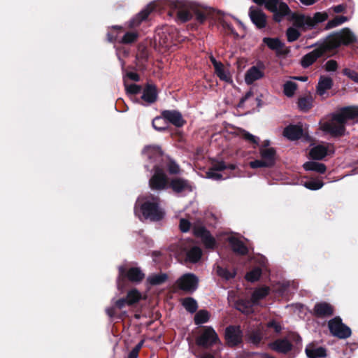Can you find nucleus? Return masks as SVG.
I'll use <instances>...</instances> for the list:
<instances>
[{"instance_id": "nucleus-44", "label": "nucleus", "mask_w": 358, "mask_h": 358, "mask_svg": "<svg viewBox=\"0 0 358 358\" xmlns=\"http://www.w3.org/2000/svg\"><path fill=\"white\" fill-rule=\"evenodd\" d=\"M164 117H155L152 121L153 128L159 131H164L166 129Z\"/></svg>"}, {"instance_id": "nucleus-43", "label": "nucleus", "mask_w": 358, "mask_h": 358, "mask_svg": "<svg viewBox=\"0 0 358 358\" xmlns=\"http://www.w3.org/2000/svg\"><path fill=\"white\" fill-rule=\"evenodd\" d=\"M216 271L218 275L224 278L225 280L231 279L236 275L235 271H229L227 269L224 268L220 266H217Z\"/></svg>"}, {"instance_id": "nucleus-9", "label": "nucleus", "mask_w": 358, "mask_h": 358, "mask_svg": "<svg viewBox=\"0 0 358 358\" xmlns=\"http://www.w3.org/2000/svg\"><path fill=\"white\" fill-rule=\"evenodd\" d=\"M328 326L332 335L339 338H347L351 335V329L344 324L338 317L329 320Z\"/></svg>"}, {"instance_id": "nucleus-53", "label": "nucleus", "mask_w": 358, "mask_h": 358, "mask_svg": "<svg viewBox=\"0 0 358 358\" xmlns=\"http://www.w3.org/2000/svg\"><path fill=\"white\" fill-rule=\"evenodd\" d=\"M179 227L181 231L187 232L191 227V223L188 220L182 218L180 219Z\"/></svg>"}, {"instance_id": "nucleus-62", "label": "nucleus", "mask_w": 358, "mask_h": 358, "mask_svg": "<svg viewBox=\"0 0 358 358\" xmlns=\"http://www.w3.org/2000/svg\"><path fill=\"white\" fill-rule=\"evenodd\" d=\"M300 3L305 6H311L314 4L317 0H299Z\"/></svg>"}, {"instance_id": "nucleus-11", "label": "nucleus", "mask_w": 358, "mask_h": 358, "mask_svg": "<svg viewBox=\"0 0 358 358\" xmlns=\"http://www.w3.org/2000/svg\"><path fill=\"white\" fill-rule=\"evenodd\" d=\"M160 2H152L149 3L144 9L138 13L134 18L129 22V27H134L141 24V22L145 20L149 14L155 8H160Z\"/></svg>"}, {"instance_id": "nucleus-51", "label": "nucleus", "mask_w": 358, "mask_h": 358, "mask_svg": "<svg viewBox=\"0 0 358 358\" xmlns=\"http://www.w3.org/2000/svg\"><path fill=\"white\" fill-rule=\"evenodd\" d=\"M166 166L171 174H176L180 171L179 166L173 161H169Z\"/></svg>"}, {"instance_id": "nucleus-56", "label": "nucleus", "mask_w": 358, "mask_h": 358, "mask_svg": "<svg viewBox=\"0 0 358 358\" xmlns=\"http://www.w3.org/2000/svg\"><path fill=\"white\" fill-rule=\"evenodd\" d=\"M338 25H340V23H338L337 17H336L335 18H334L331 20H329L327 23L325 29H330L334 28V27H337Z\"/></svg>"}, {"instance_id": "nucleus-4", "label": "nucleus", "mask_w": 358, "mask_h": 358, "mask_svg": "<svg viewBox=\"0 0 358 358\" xmlns=\"http://www.w3.org/2000/svg\"><path fill=\"white\" fill-rule=\"evenodd\" d=\"M348 121L358 122V106H347L334 113L328 121L321 123L320 128L325 133L337 136L345 133Z\"/></svg>"}, {"instance_id": "nucleus-34", "label": "nucleus", "mask_w": 358, "mask_h": 358, "mask_svg": "<svg viewBox=\"0 0 358 358\" xmlns=\"http://www.w3.org/2000/svg\"><path fill=\"white\" fill-rule=\"evenodd\" d=\"M201 250L198 247H193L187 253V259L192 263L198 262L201 257Z\"/></svg>"}, {"instance_id": "nucleus-36", "label": "nucleus", "mask_w": 358, "mask_h": 358, "mask_svg": "<svg viewBox=\"0 0 358 358\" xmlns=\"http://www.w3.org/2000/svg\"><path fill=\"white\" fill-rule=\"evenodd\" d=\"M182 304L184 306V308L186 309V310L191 313H194L198 308L196 301L191 297L185 299L182 301Z\"/></svg>"}, {"instance_id": "nucleus-10", "label": "nucleus", "mask_w": 358, "mask_h": 358, "mask_svg": "<svg viewBox=\"0 0 358 358\" xmlns=\"http://www.w3.org/2000/svg\"><path fill=\"white\" fill-rule=\"evenodd\" d=\"M126 276L130 281L133 282H139L145 277V274L143 271L137 267L130 268L127 272H126L125 268L123 266H119V277L117 279V287L118 289L121 287V280L124 276Z\"/></svg>"}, {"instance_id": "nucleus-13", "label": "nucleus", "mask_w": 358, "mask_h": 358, "mask_svg": "<svg viewBox=\"0 0 358 358\" xmlns=\"http://www.w3.org/2000/svg\"><path fill=\"white\" fill-rule=\"evenodd\" d=\"M194 234L201 238L205 246L208 248H213L215 245V238L210 234L203 226H194L192 228Z\"/></svg>"}, {"instance_id": "nucleus-39", "label": "nucleus", "mask_w": 358, "mask_h": 358, "mask_svg": "<svg viewBox=\"0 0 358 358\" xmlns=\"http://www.w3.org/2000/svg\"><path fill=\"white\" fill-rule=\"evenodd\" d=\"M217 76L222 80L226 82H231V76L228 71L224 69L222 64L215 69Z\"/></svg>"}, {"instance_id": "nucleus-32", "label": "nucleus", "mask_w": 358, "mask_h": 358, "mask_svg": "<svg viewBox=\"0 0 358 358\" xmlns=\"http://www.w3.org/2000/svg\"><path fill=\"white\" fill-rule=\"evenodd\" d=\"M268 292L269 288L266 287L255 289L252 294L251 300L252 303L257 304L259 300L264 299L268 294Z\"/></svg>"}, {"instance_id": "nucleus-54", "label": "nucleus", "mask_w": 358, "mask_h": 358, "mask_svg": "<svg viewBox=\"0 0 358 358\" xmlns=\"http://www.w3.org/2000/svg\"><path fill=\"white\" fill-rule=\"evenodd\" d=\"M250 166L252 169H257L260 167H269L268 164L262 159L250 162Z\"/></svg>"}, {"instance_id": "nucleus-5", "label": "nucleus", "mask_w": 358, "mask_h": 358, "mask_svg": "<svg viewBox=\"0 0 358 358\" xmlns=\"http://www.w3.org/2000/svg\"><path fill=\"white\" fill-rule=\"evenodd\" d=\"M166 5L178 10V17L185 22L195 15L196 20L203 23L210 15V9L188 0H164Z\"/></svg>"}, {"instance_id": "nucleus-2", "label": "nucleus", "mask_w": 358, "mask_h": 358, "mask_svg": "<svg viewBox=\"0 0 358 358\" xmlns=\"http://www.w3.org/2000/svg\"><path fill=\"white\" fill-rule=\"evenodd\" d=\"M259 5H264L265 8L273 13V18L275 22H280L284 17L293 22L296 28L303 29H311L312 24L310 15L292 13L288 5L279 0H253Z\"/></svg>"}, {"instance_id": "nucleus-1", "label": "nucleus", "mask_w": 358, "mask_h": 358, "mask_svg": "<svg viewBox=\"0 0 358 358\" xmlns=\"http://www.w3.org/2000/svg\"><path fill=\"white\" fill-rule=\"evenodd\" d=\"M356 39L355 34L350 29L344 28L339 32L329 35L316 48L305 55L301 58V65L308 68L325 53L334 50L342 44L354 43Z\"/></svg>"}, {"instance_id": "nucleus-42", "label": "nucleus", "mask_w": 358, "mask_h": 358, "mask_svg": "<svg viewBox=\"0 0 358 358\" xmlns=\"http://www.w3.org/2000/svg\"><path fill=\"white\" fill-rule=\"evenodd\" d=\"M124 84L126 92L128 94L134 95L138 94L141 90V87L140 85H138L136 84H127L125 77L124 78Z\"/></svg>"}, {"instance_id": "nucleus-45", "label": "nucleus", "mask_w": 358, "mask_h": 358, "mask_svg": "<svg viewBox=\"0 0 358 358\" xmlns=\"http://www.w3.org/2000/svg\"><path fill=\"white\" fill-rule=\"evenodd\" d=\"M261 273V269L259 268H255L247 273L245 278L248 281L255 282L259 278Z\"/></svg>"}, {"instance_id": "nucleus-49", "label": "nucleus", "mask_w": 358, "mask_h": 358, "mask_svg": "<svg viewBox=\"0 0 358 358\" xmlns=\"http://www.w3.org/2000/svg\"><path fill=\"white\" fill-rule=\"evenodd\" d=\"M343 74L354 82L358 83V73L357 71L350 69H345L343 70Z\"/></svg>"}, {"instance_id": "nucleus-7", "label": "nucleus", "mask_w": 358, "mask_h": 358, "mask_svg": "<svg viewBox=\"0 0 358 358\" xmlns=\"http://www.w3.org/2000/svg\"><path fill=\"white\" fill-rule=\"evenodd\" d=\"M196 343L199 346L208 348L215 345L220 344V340L212 327L206 326L204 327L199 336L196 340Z\"/></svg>"}, {"instance_id": "nucleus-27", "label": "nucleus", "mask_w": 358, "mask_h": 358, "mask_svg": "<svg viewBox=\"0 0 358 358\" xmlns=\"http://www.w3.org/2000/svg\"><path fill=\"white\" fill-rule=\"evenodd\" d=\"M271 347L275 351L286 353L292 349V344L287 339H278L272 343Z\"/></svg>"}, {"instance_id": "nucleus-64", "label": "nucleus", "mask_w": 358, "mask_h": 358, "mask_svg": "<svg viewBox=\"0 0 358 358\" xmlns=\"http://www.w3.org/2000/svg\"><path fill=\"white\" fill-rule=\"evenodd\" d=\"M138 352H136V350H132L128 356V358H138Z\"/></svg>"}, {"instance_id": "nucleus-46", "label": "nucleus", "mask_w": 358, "mask_h": 358, "mask_svg": "<svg viewBox=\"0 0 358 358\" xmlns=\"http://www.w3.org/2000/svg\"><path fill=\"white\" fill-rule=\"evenodd\" d=\"M323 182L320 180H310L305 182L304 186L311 190H317L322 187Z\"/></svg>"}, {"instance_id": "nucleus-29", "label": "nucleus", "mask_w": 358, "mask_h": 358, "mask_svg": "<svg viewBox=\"0 0 358 358\" xmlns=\"http://www.w3.org/2000/svg\"><path fill=\"white\" fill-rule=\"evenodd\" d=\"M303 168L306 171H315L319 173H324L327 169L324 164L312 161L306 162L303 164Z\"/></svg>"}, {"instance_id": "nucleus-37", "label": "nucleus", "mask_w": 358, "mask_h": 358, "mask_svg": "<svg viewBox=\"0 0 358 358\" xmlns=\"http://www.w3.org/2000/svg\"><path fill=\"white\" fill-rule=\"evenodd\" d=\"M328 18V15L326 12H317L313 17L310 16L312 29L314 28L317 24L324 22Z\"/></svg>"}, {"instance_id": "nucleus-17", "label": "nucleus", "mask_w": 358, "mask_h": 358, "mask_svg": "<svg viewBox=\"0 0 358 358\" xmlns=\"http://www.w3.org/2000/svg\"><path fill=\"white\" fill-rule=\"evenodd\" d=\"M264 73L260 68L253 66L250 67L245 73V82L248 85L252 84L255 81L263 78Z\"/></svg>"}, {"instance_id": "nucleus-26", "label": "nucleus", "mask_w": 358, "mask_h": 358, "mask_svg": "<svg viewBox=\"0 0 358 358\" xmlns=\"http://www.w3.org/2000/svg\"><path fill=\"white\" fill-rule=\"evenodd\" d=\"M228 240L232 250L235 252L238 253L240 255H245L248 252V248L238 238L235 236H231L229 238Z\"/></svg>"}, {"instance_id": "nucleus-38", "label": "nucleus", "mask_w": 358, "mask_h": 358, "mask_svg": "<svg viewBox=\"0 0 358 358\" xmlns=\"http://www.w3.org/2000/svg\"><path fill=\"white\" fill-rule=\"evenodd\" d=\"M297 88V84L293 81H287L283 85L284 94L288 96L292 97L294 96V92Z\"/></svg>"}, {"instance_id": "nucleus-22", "label": "nucleus", "mask_w": 358, "mask_h": 358, "mask_svg": "<svg viewBox=\"0 0 358 358\" xmlns=\"http://www.w3.org/2000/svg\"><path fill=\"white\" fill-rule=\"evenodd\" d=\"M328 152V147L324 144H319L313 146L310 152V157L315 160L322 159Z\"/></svg>"}, {"instance_id": "nucleus-12", "label": "nucleus", "mask_w": 358, "mask_h": 358, "mask_svg": "<svg viewBox=\"0 0 358 358\" xmlns=\"http://www.w3.org/2000/svg\"><path fill=\"white\" fill-rule=\"evenodd\" d=\"M225 337L230 346H235L242 342L243 332L239 326H230L226 329Z\"/></svg>"}, {"instance_id": "nucleus-47", "label": "nucleus", "mask_w": 358, "mask_h": 358, "mask_svg": "<svg viewBox=\"0 0 358 358\" xmlns=\"http://www.w3.org/2000/svg\"><path fill=\"white\" fill-rule=\"evenodd\" d=\"M138 37V34L136 32H127L121 40L122 43H131L134 42Z\"/></svg>"}, {"instance_id": "nucleus-21", "label": "nucleus", "mask_w": 358, "mask_h": 358, "mask_svg": "<svg viewBox=\"0 0 358 358\" xmlns=\"http://www.w3.org/2000/svg\"><path fill=\"white\" fill-rule=\"evenodd\" d=\"M283 135L289 140H296L302 136L303 129L299 125H289L284 129Z\"/></svg>"}, {"instance_id": "nucleus-23", "label": "nucleus", "mask_w": 358, "mask_h": 358, "mask_svg": "<svg viewBox=\"0 0 358 358\" xmlns=\"http://www.w3.org/2000/svg\"><path fill=\"white\" fill-rule=\"evenodd\" d=\"M263 42L271 50L275 51L277 54L283 53L282 48L285 44L279 38L265 37L263 38Z\"/></svg>"}, {"instance_id": "nucleus-57", "label": "nucleus", "mask_w": 358, "mask_h": 358, "mask_svg": "<svg viewBox=\"0 0 358 358\" xmlns=\"http://www.w3.org/2000/svg\"><path fill=\"white\" fill-rule=\"evenodd\" d=\"M124 77H125L126 79H127V78H128L130 80H134V81H138L139 80V76L136 73H134V72H127L126 73V75L124 76L123 78Z\"/></svg>"}, {"instance_id": "nucleus-48", "label": "nucleus", "mask_w": 358, "mask_h": 358, "mask_svg": "<svg viewBox=\"0 0 358 358\" xmlns=\"http://www.w3.org/2000/svg\"><path fill=\"white\" fill-rule=\"evenodd\" d=\"M207 177L215 180H220L228 178L227 176L223 177L222 175L219 173V171H215V169H210L207 172Z\"/></svg>"}, {"instance_id": "nucleus-15", "label": "nucleus", "mask_w": 358, "mask_h": 358, "mask_svg": "<svg viewBox=\"0 0 358 358\" xmlns=\"http://www.w3.org/2000/svg\"><path fill=\"white\" fill-rule=\"evenodd\" d=\"M162 115L165 120L169 121L177 127H180L185 124L182 114L178 110H164Z\"/></svg>"}, {"instance_id": "nucleus-25", "label": "nucleus", "mask_w": 358, "mask_h": 358, "mask_svg": "<svg viewBox=\"0 0 358 358\" xmlns=\"http://www.w3.org/2000/svg\"><path fill=\"white\" fill-rule=\"evenodd\" d=\"M306 354L309 358L325 357L327 350L323 347L315 348L313 345H309L306 348Z\"/></svg>"}, {"instance_id": "nucleus-52", "label": "nucleus", "mask_w": 358, "mask_h": 358, "mask_svg": "<svg viewBox=\"0 0 358 358\" xmlns=\"http://www.w3.org/2000/svg\"><path fill=\"white\" fill-rule=\"evenodd\" d=\"M243 136V138L245 140H246L253 144L258 145L259 138L257 136H254L247 131H244Z\"/></svg>"}, {"instance_id": "nucleus-6", "label": "nucleus", "mask_w": 358, "mask_h": 358, "mask_svg": "<svg viewBox=\"0 0 358 358\" xmlns=\"http://www.w3.org/2000/svg\"><path fill=\"white\" fill-rule=\"evenodd\" d=\"M134 213L140 220H149L157 222L163 219L165 212L159 206V199L157 196H140L135 206Z\"/></svg>"}, {"instance_id": "nucleus-61", "label": "nucleus", "mask_w": 358, "mask_h": 358, "mask_svg": "<svg viewBox=\"0 0 358 358\" xmlns=\"http://www.w3.org/2000/svg\"><path fill=\"white\" fill-rule=\"evenodd\" d=\"M345 6L342 4L337 5L333 8V10L335 13H339L344 10Z\"/></svg>"}, {"instance_id": "nucleus-59", "label": "nucleus", "mask_w": 358, "mask_h": 358, "mask_svg": "<svg viewBox=\"0 0 358 358\" xmlns=\"http://www.w3.org/2000/svg\"><path fill=\"white\" fill-rule=\"evenodd\" d=\"M267 327H273L275 329V331L276 332H279L281 329V327L279 324H278L276 322H269L267 323Z\"/></svg>"}, {"instance_id": "nucleus-3", "label": "nucleus", "mask_w": 358, "mask_h": 358, "mask_svg": "<svg viewBox=\"0 0 358 358\" xmlns=\"http://www.w3.org/2000/svg\"><path fill=\"white\" fill-rule=\"evenodd\" d=\"M143 155L148 162L145 168L148 170H154L155 173L149 180L151 189L156 190L164 189L167 187L169 181L164 171L162 152L159 146H146L143 150Z\"/></svg>"}, {"instance_id": "nucleus-41", "label": "nucleus", "mask_w": 358, "mask_h": 358, "mask_svg": "<svg viewBox=\"0 0 358 358\" xmlns=\"http://www.w3.org/2000/svg\"><path fill=\"white\" fill-rule=\"evenodd\" d=\"M286 36L288 42L292 43L296 41L300 37L301 33L296 27H290L286 31Z\"/></svg>"}, {"instance_id": "nucleus-30", "label": "nucleus", "mask_w": 358, "mask_h": 358, "mask_svg": "<svg viewBox=\"0 0 358 358\" xmlns=\"http://www.w3.org/2000/svg\"><path fill=\"white\" fill-rule=\"evenodd\" d=\"M246 338L249 343L254 345H258L262 338L260 328H258L256 330H249L247 332Z\"/></svg>"}, {"instance_id": "nucleus-60", "label": "nucleus", "mask_w": 358, "mask_h": 358, "mask_svg": "<svg viewBox=\"0 0 358 358\" xmlns=\"http://www.w3.org/2000/svg\"><path fill=\"white\" fill-rule=\"evenodd\" d=\"M106 312L110 317H114L115 315V306L107 308Z\"/></svg>"}, {"instance_id": "nucleus-18", "label": "nucleus", "mask_w": 358, "mask_h": 358, "mask_svg": "<svg viewBox=\"0 0 358 358\" xmlns=\"http://www.w3.org/2000/svg\"><path fill=\"white\" fill-rule=\"evenodd\" d=\"M171 187L177 193L190 192L192 190V186L188 181L181 178L173 180L171 182Z\"/></svg>"}, {"instance_id": "nucleus-20", "label": "nucleus", "mask_w": 358, "mask_h": 358, "mask_svg": "<svg viewBox=\"0 0 358 358\" xmlns=\"http://www.w3.org/2000/svg\"><path fill=\"white\" fill-rule=\"evenodd\" d=\"M332 85L333 81L331 78L324 76H320L317 86V93L324 97L327 90H330Z\"/></svg>"}, {"instance_id": "nucleus-8", "label": "nucleus", "mask_w": 358, "mask_h": 358, "mask_svg": "<svg viewBox=\"0 0 358 358\" xmlns=\"http://www.w3.org/2000/svg\"><path fill=\"white\" fill-rule=\"evenodd\" d=\"M199 279L193 273H185L180 276L176 282L177 288L187 292L192 293L198 287Z\"/></svg>"}, {"instance_id": "nucleus-35", "label": "nucleus", "mask_w": 358, "mask_h": 358, "mask_svg": "<svg viewBox=\"0 0 358 358\" xmlns=\"http://www.w3.org/2000/svg\"><path fill=\"white\" fill-rule=\"evenodd\" d=\"M210 319V314L206 310H199L194 316V322L196 325H201L207 322Z\"/></svg>"}, {"instance_id": "nucleus-14", "label": "nucleus", "mask_w": 358, "mask_h": 358, "mask_svg": "<svg viewBox=\"0 0 358 358\" xmlns=\"http://www.w3.org/2000/svg\"><path fill=\"white\" fill-rule=\"evenodd\" d=\"M249 17L252 23L258 28H264L266 25V15L260 9L255 8L252 6L249 10Z\"/></svg>"}, {"instance_id": "nucleus-31", "label": "nucleus", "mask_w": 358, "mask_h": 358, "mask_svg": "<svg viewBox=\"0 0 358 358\" xmlns=\"http://www.w3.org/2000/svg\"><path fill=\"white\" fill-rule=\"evenodd\" d=\"M167 278L166 273L152 274L148 277L147 281L151 285H159L163 284Z\"/></svg>"}, {"instance_id": "nucleus-24", "label": "nucleus", "mask_w": 358, "mask_h": 358, "mask_svg": "<svg viewBox=\"0 0 358 358\" xmlns=\"http://www.w3.org/2000/svg\"><path fill=\"white\" fill-rule=\"evenodd\" d=\"M260 155L262 159L271 166L275 163V150L273 148H262L260 149Z\"/></svg>"}, {"instance_id": "nucleus-28", "label": "nucleus", "mask_w": 358, "mask_h": 358, "mask_svg": "<svg viewBox=\"0 0 358 358\" xmlns=\"http://www.w3.org/2000/svg\"><path fill=\"white\" fill-rule=\"evenodd\" d=\"M255 305L252 303V300H238L235 304L237 310L244 314H250L253 312V306Z\"/></svg>"}, {"instance_id": "nucleus-19", "label": "nucleus", "mask_w": 358, "mask_h": 358, "mask_svg": "<svg viewBox=\"0 0 358 358\" xmlns=\"http://www.w3.org/2000/svg\"><path fill=\"white\" fill-rule=\"evenodd\" d=\"M157 91L153 85H148L143 90L141 96V100L144 101L143 104L148 105L154 103L157 99Z\"/></svg>"}, {"instance_id": "nucleus-16", "label": "nucleus", "mask_w": 358, "mask_h": 358, "mask_svg": "<svg viewBox=\"0 0 358 358\" xmlns=\"http://www.w3.org/2000/svg\"><path fill=\"white\" fill-rule=\"evenodd\" d=\"M314 315L319 317H329L334 313L332 306L327 302L317 303L313 308Z\"/></svg>"}, {"instance_id": "nucleus-58", "label": "nucleus", "mask_w": 358, "mask_h": 358, "mask_svg": "<svg viewBox=\"0 0 358 358\" xmlns=\"http://www.w3.org/2000/svg\"><path fill=\"white\" fill-rule=\"evenodd\" d=\"M115 307L116 308H118L119 309H121L123 307H124L126 305H127V299H120L119 300H117L115 301Z\"/></svg>"}, {"instance_id": "nucleus-40", "label": "nucleus", "mask_w": 358, "mask_h": 358, "mask_svg": "<svg viewBox=\"0 0 358 358\" xmlns=\"http://www.w3.org/2000/svg\"><path fill=\"white\" fill-rule=\"evenodd\" d=\"M141 298V294L136 289L130 290L127 295V305L130 306L138 302Z\"/></svg>"}, {"instance_id": "nucleus-50", "label": "nucleus", "mask_w": 358, "mask_h": 358, "mask_svg": "<svg viewBox=\"0 0 358 358\" xmlns=\"http://www.w3.org/2000/svg\"><path fill=\"white\" fill-rule=\"evenodd\" d=\"M324 68L328 72H334L338 69V64L335 60L330 59L326 62Z\"/></svg>"}, {"instance_id": "nucleus-33", "label": "nucleus", "mask_w": 358, "mask_h": 358, "mask_svg": "<svg viewBox=\"0 0 358 358\" xmlns=\"http://www.w3.org/2000/svg\"><path fill=\"white\" fill-rule=\"evenodd\" d=\"M313 99L310 96H304L299 99L298 106L302 111H308L312 106Z\"/></svg>"}, {"instance_id": "nucleus-63", "label": "nucleus", "mask_w": 358, "mask_h": 358, "mask_svg": "<svg viewBox=\"0 0 358 358\" xmlns=\"http://www.w3.org/2000/svg\"><path fill=\"white\" fill-rule=\"evenodd\" d=\"M210 59L215 69L217 68V66H219L222 64L221 62H217L213 56H210Z\"/></svg>"}, {"instance_id": "nucleus-55", "label": "nucleus", "mask_w": 358, "mask_h": 358, "mask_svg": "<svg viewBox=\"0 0 358 358\" xmlns=\"http://www.w3.org/2000/svg\"><path fill=\"white\" fill-rule=\"evenodd\" d=\"M210 169H215V171H221L227 169V165L223 162H217L215 163Z\"/></svg>"}]
</instances>
